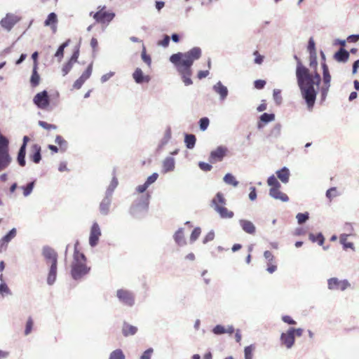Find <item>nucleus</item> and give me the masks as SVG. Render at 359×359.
<instances>
[{"instance_id":"nucleus-1","label":"nucleus","mask_w":359,"mask_h":359,"mask_svg":"<svg viewBox=\"0 0 359 359\" xmlns=\"http://www.w3.org/2000/svg\"><path fill=\"white\" fill-rule=\"evenodd\" d=\"M296 76L302 95L306 101L308 109L311 110L314 106L317 95L314 85H319L320 82V74L316 71L314 73H311L309 69L303 66L299 61L296 69Z\"/></svg>"},{"instance_id":"nucleus-2","label":"nucleus","mask_w":359,"mask_h":359,"mask_svg":"<svg viewBox=\"0 0 359 359\" xmlns=\"http://www.w3.org/2000/svg\"><path fill=\"white\" fill-rule=\"evenodd\" d=\"M201 49L199 47H194L185 53H175L170 57V61L176 67L186 86L193 83L191 79L192 75L191 66L195 60L201 57Z\"/></svg>"},{"instance_id":"nucleus-3","label":"nucleus","mask_w":359,"mask_h":359,"mask_svg":"<svg viewBox=\"0 0 359 359\" xmlns=\"http://www.w3.org/2000/svg\"><path fill=\"white\" fill-rule=\"evenodd\" d=\"M78 243L74 245L73 261L71 264V276L74 280H81L90 271V267L87 266V259L85 255L77 249Z\"/></svg>"},{"instance_id":"nucleus-4","label":"nucleus","mask_w":359,"mask_h":359,"mask_svg":"<svg viewBox=\"0 0 359 359\" xmlns=\"http://www.w3.org/2000/svg\"><path fill=\"white\" fill-rule=\"evenodd\" d=\"M41 255L46 264H50L47 277V284L52 285L55 283L57 277V252L50 246L44 245L41 249Z\"/></svg>"},{"instance_id":"nucleus-5","label":"nucleus","mask_w":359,"mask_h":359,"mask_svg":"<svg viewBox=\"0 0 359 359\" xmlns=\"http://www.w3.org/2000/svg\"><path fill=\"white\" fill-rule=\"evenodd\" d=\"M212 206L219 213L221 217L229 219L233 217V212L226 207V199L223 194L218 192L211 201Z\"/></svg>"},{"instance_id":"nucleus-6","label":"nucleus","mask_w":359,"mask_h":359,"mask_svg":"<svg viewBox=\"0 0 359 359\" xmlns=\"http://www.w3.org/2000/svg\"><path fill=\"white\" fill-rule=\"evenodd\" d=\"M8 145V140L0 134V172L6 169L12 161Z\"/></svg>"},{"instance_id":"nucleus-7","label":"nucleus","mask_w":359,"mask_h":359,"mask_svg":"<svg viewBox=\"0 0 359 359\" xmlns=\"http://www.w3.org/2000/svg\"><path fill=\"white\" fill-rule=\"evenodd\" d=\"M90 15L99 24L108 25L115 17V13L105 6H99L97 11L90 12Z\"/></svg>"},{"instance_id":"nucleus-8","label":"nucleus","mask_w":359,"mask_h":359,"mask_svg":"<svg viewBox=\"0 0 359 359\" xmlns=\"http://www.w3.org/2000/svg\"><path fill=\"white\" fill-rule=\"evenodd\" d=\"M267 184L271 187L269 189V195L271 197L283 202H287L289 201L287 195L280 190L281 187L280 184L274 175H271L268 178Z\"/></svg>"},{"instance_id":"nucleus-9","label":"nucleus","mask_w":359,"mask_h":359,"mask_svg":"<svg viewBox=\"0 0 359 359\" xmlns=\"http://www.w3.org/2000/svg\"><path fill=\"white\" fill-rule=\"evenodd\" d=\"M118 302L127 307H133L135 304V294L129 290L121 288L117 290L116 294Z\"/></svg>"},{"instance_id":"nucleus-10","label":"nucleus","mask_w":359,"mask_h":359,"mask_svg":"<svg viewBox=\"0 0 359 359\" xmlns=\"http://www.w3.org/2000/svg\"><path fill=\"white\" fill-rule=\"evenodd\" d=\"M323 68V86L321 87L320 92L323 99H325L328 93L330 87L331 76L327 65L325 63L322 64Z\"/></svg>"},{"instance_id":"nucleus-11","label":"nucleus","mask_w":359,"mask_h":359,"mask_svg":"<svg viewBox=\"0 0 359 359\" xmlns=\"http://www.w3.org/2000/svg\"><path fill=\"white\" fill-rule=\"evenodd\" d=\"M349 282L346 280H339L337 278H331L327 280V287L330 290H340L344 291L350 287Z\"/></svg>"},{"instance_id":"nucleus-12","label":"nucleus","mask_w":359,"mask_h":359,"mask_svg":"<svg viewBox=\"0 0 359 359\" xmlns=\"http://www.w3.org/2000/svg\"><path fill=\"white\" fill-rule=\"evenodd\" d=\"M34 103L41 109H46L49 104V97L46 90L38 93L33 99Z\"/></svg>"},{"instance_id":"nucleus-13","label":"nucleus","mask_w":359,"mask_h":359,"mask_svg":"<svg viewBox=\"0 0 359 359\" xmlns=\"http://www.w3.org/2000/svg\"><path fill=\"white\" fill-rule=\"evenodd\" d=\"M20 18L12 13H7L6 16L0 21L1 27L10 31L13 26L20 21Z\"/></svg>"},{"instance_id":"nucleus-14","label":"nucleus","mask_w":359,"mask_h":359,"mask_svg":"<svg viewBox=\"0 0 359 359\" xmlns=\"http://www.w3.org/2000/svg\"><path fill=\"white\" fill-rule=\"evenodd\" d=\"M227 151V148L223 146H219L216 149L212 151L209 157L210 163H215L222 161L223 158L226 155Z\"/></svg>"},{"instance_id":"nucleus-15","label":"nucleus","mask_w":359,"mask_h":359,"mask_svg":"<svg viewBox=\"0 0 359 359\" xmlns=\"http://www.w3.org/2000/svg\"><path fill=\"white\" fill-rule=\"evenodd\" d=\"M149 198L150 194L149 193H147L144 196H141L139 201L132 206V212L135 213L138 210L147 209L149 203Z\"/></svg>"},{"instance_id":"nucleus-16","label":"nucleus","mask_w":359,"mask_h":359,"mask_svg":"<svg viewBox=\"0 0 359 359\" xmlns=\"http://www.w3.org/2000/svg\"><path fill=\"white\" fill-rule=\"evenodd\" d=\"M93 65L90 64L81 76L74 83L73 88L74 89H80L85 81L88 79L92 74Z\"/></svg>"},{"instance_id":"nucleus-17","label":"nucleus","mask_w":359,"mask_h":359,"mask_svg":"<svg viewBox=\"0 0 359 359\" xmlns=\"http://www.w3.org/2000/svg\"><path fill=\"white\" fill-rule=\"evenodd\" d=\"M280 339L281 344L285 346L288 349L293 346L295 341V337L290 329H288L286 332H283L281 334Z\"/></svg>"},{"instance_id":"nucleus-18","label":"nucleus","mask_w":359,"mask_h":359,"mask_svg":"<svg viewBox=\"0 0 359 359\" xmlns=\"http://www.w3.org/2000/svg\"><path fill=\"white\" fill-rule=\"evenodd\" d=\"M16 229H11L0 241V252L6 250L7 244L15 236Z\"/></svg>"},{"instance_id":"nucleus-19","label":"nucleus","mask_w":359,"mask_h":359,"mask_svg":"<svg viewBox=\"0 0 359 359\" xmlns=\"http://www.w3.org/2000/svg\"><path fill=\"white\" fill-rule=\"evenodd\" d=\"M100 236V226H92L89 237V244L91 247L97 245Z\"/></svg>"},{"instance_id":"nucleus-20","label":"nucleus","mask_w":359,"mask_h":359,"mask_svg":"<svg viewBox=\"0 0 359 359\" xmlns=\"http://www.w3.org/2000/svg\"><path fill=\"white\" fill-rule=\"evenodd\" d=\"M133 78L137 83H149L151 77L143 73L140 68H137L133 74Z\"/></svg>"},{"instance_id":"nucleus-21","label":"nucleus","mask_w":359,"mask_h":359,"mask_svg":"<svg viewBox=\"0 0 359 359\" xmlns=\"http://www.w3.org/2000/svg\"><path fill=\"white\" fill-rule=\"evenodd\" d=\"M58 20L57 15L55 13H50L46 20L44 21V25L50 27L51 30L53 33H55L57 31V24Z\"/></svg>"},{"instance_id":"nucleus-22","label":"nucleus","mask_w":359,"mask_h":359,"mask_svg":"<svg viewBox=\"0 0 359 359\" xmlns=\"http://www.w3.org/2000/svg\"><path fill=\"white\" fill-rule=\"evenodd\" d=\"M137 332V327L129 324L127 322H123L122 326V334L124 337L135 335Z\"/></svg>"},{"instance_id":"nucleus-23","label":"nucleus","mask_w":359,"mask_h":359,"mask_svg":"<svg viewBox=\"0 0 359 359\" xmlns=\"http://www.w3.org/2000/svg\"><path fill=\"white\" fill-rule=\"evenodd\" d=\"M173 238L177 245L184 246L186 245L187 242L184 238L183 228L178 229V230L175 233Z\"/></svg>"},{"instance_id":"nucleus-24","label":"nucleus","mask_w":359,"mask_h":359,"mask_svg":"<svg viewBox=\"0 0 359 359\" xmlns=\"http://www.w3.org/2000/svg\"><path fill=\"white\" fill-rule=\"evenodd\" d=\"M175 168V160L172 157H168L163 161L162 172L167 173Z\"/></svg>"},{"instance_id":"nucleus-25","label":"nucleus","mask_w":359,"mask_h":359,"mask_svg":"<svg viewBox=\"0 0 359 359\" xmlns=\"http://www.w3.org/2000/svg\"><path fill=\"white\" fill-rule=\"evenodd\" d=\"M32 150L34 153L30 155L31 160L35 163H39L41 159V147L35 144L32 146Z\"/></svg>"},{"instance_id":"nucleus-26","label":"nucleus","mask_w":359,"mask_h":359,"mask_svg":"<svg viewBox=\"0 0 359 359\" xmlns=\"http://www.w3.org/2000/svg\"><path fill=\"white\" fill-rule=\"evenodd\" d=\"M277 177L283 183H287L289 182L290 178V171L289 170L284 167L280 170L276 172Z\"/></svg>"},{"instance_id":"nucleus-27","label":"nucleus","mask_w":359,"mask_h":359,"mask_svg":"<svg viewBox=\"0 0 359 359\" xmlns=\"http://www.w3.org/2000/svg\"><path fill=\"white\" fill-rule=\"evenodd\" d=\"M111 200L109 197H105L100 205V210L102 214L107 215L109 211Z\"/></svg>"},{"instance_id":"nucleus-28","label":"nucleus","mask_w":359,"mask_h":359,"mask_svg":"<svg viewBox=\"0 0 359 359\" xmlns=\"http://www.w3.org/2000/svg\"><path fill=\"white\" fill-rule=\"evenodd\" d=\"M275 119V115L273 114L264 113L260 116V122L258 123V128H261L264 126V123L271 122Z\"/></svg>"},{"instance_id":"nucleus-29","label":"nucleus","mask_w":359,"mask_h":359,"mask_svg":"<svg viewBox=\"0 0 359 359\" xmlns=\"http://www.w3.org/2000/svg\"><path fill=\"white\" fill-rule=\"evenodd\" d=\"M38 68L33 67L32 74L30 78V84L32 87H36L40 83V75L38 73Z\"/></svg>"},{"instance_id":"nucleus-30","label":"nucleus","mask_w":359,"mask_h":359,"mask_svg":"<svg viewBox=\"0 0 359 359\" xmlns=\"http://www.w3.org/2000/svg\"><path fill=\"white\" fill-rule=\"evenodd\" d=\"M309 238L312 243H317L319 245H323L325 241V238L322 233H318L317 234L310 233Z\"/></svg>"},{"instance_id":"nucleus-31","label":"nucleus","mask_w":359,"mask_h":359,"mask_svg":"<svg viewBox=\"0 0 359 359\" xmlns=\"http://www.w3.org/2000/svg\"><path fill=\"white\" fill-rule=\"evenodd\" d=\"M348 57L349 53L343 48H340L334 55V58L339 62H346Z\"/></svg>"},{"instance_id":"nucleus-32","label":"nucleus","mask_w":359,"mask_h":359,"mask_svg":"<svg viewBox=\"0 0 359 359\" xmlns=\"http://www.w3.org/2000/svg\"><path fill=\"white\" fill-rule=\"evenodd\" d=\"M348 236V234H341L339 237L340 243L343 245V248L344 250H346L347 248H351L354 250L353 243L351 242L346 241Z\"/></svg>"},{"instance_id":"nucleus-33","label":"nucleus","mask_w":359,"mask_h":359,"mask_svg":"<svg viewBox=\"0 0 359 359\" xmlns=\"http://www.w3.org/2000/svg\"><path fill=\"white\" fill-rule=\"evenodd\" d=\"M25 154H26V149H25V145H22L18 154L17 161L19 163V165L22 167L25 165Z\"/></svg>"},{"instance_id":"nucleus-34","label":"nucleus","mask_w":359,"mask_h":359,"mask_svg":"<svg viewBox=\"0 0 359 359\" xmlns=\"http://www.w3.org/2000/svg\"><path fill=\"white\" fill-rule=\"evenodd\" d=\"M55 143L58 144L60 151L65 152L67 149V142L60 135H57L55 138Z\"/></svg>"},{"instance_id":"nucleus-35","label":"nucleus","mask_w":359,"mask_h":359,"mask_svg":"<svg viewBox=\"0 0 359 359\" xmlns=\"http://www.w3.org/2000/svg\"><path fill=\"white\" fill-rule=\"evenodd\" d=\"M196 138L194 135L189 134L185 135L184 142L188 149H193L195 146Z\"/></svg>"},{"instance_id":"nucleus-36","label":"nucleus","mask_w":359,"mask_h":359,"mask_svg":"<svg viewBox=\"0 0 359 359\" xmlns=\"http://www.w3.org/2000/svg\"><path fill=\"white\" fill-rule=\"evenodd\" d=\"M215 91L220 95L222 98H224L226 97L228 90L226 87L223 86L220 82H219L216 86L214 87Z\"/></svg>"},{"instance_id":"nucleus-37","label":"nucleus","mask_w":359,"mask_h":359,"mask_svg":"<svg viewBox=\"0 0 359 359\" xmlns=\"http://www.w3.org/2000/svg\"><path fill=\"white\" fill-rule=\"evenodd\" d=\"M69 41L64 42L62 44H61L59 48H57L55 57H56L59 62H61L62 59L64 56V50L65 48L68 46Z\"/></svg>"},{"instance_id":"nucleus-38","label":"nucleus","mask_w":359,"mask_h":359,"mask_svg":"<svg viewBox=\"0 0 359 359\" xmlns=\"http://www.w3.org/2000/svg\"><path fill=\"white\" fill-rule=\"evenodd\" d=\"M125 355L123 351L120 348L113 351L110 355L109 359H125Z\"/></svg>"},{"instance_id":"nucleus-39","label":"nucleus","mask_w":359,"mask_h":359,"mask_svg":"<svg viewBox=\"0 0 359 359\" xmlns=\"http://www.w3.org/2000/svg\"><path fill=\"white\" fill-rule=\"evenodd\" d=\"M224 181L226 184H231L233 187H237L238 184V182L236 180L234 176L230 173H227L226 175H225V176L224 177Z\"/></svg>"},{"instance_id":"nucleus-40","label":"nucleus","mask_w":359,"mask_h":359,"mask_svg":"<svg viewBox=\"0 0 359 359\" xmlns=\"http://www.w3.org/2000/svg\"><path fill=\"white\" fill-rule=\"evenodd\" d=\"M0 294L4 297V295H11V290L8 287L5 282L0 284Z\"/></svg>"},{"instance_id":"nucleus-41","label":"nucleus","mask_w":359,"mask_h":359,"mask_svg":"<svg viewBox=\"0 0 359 359\" xmlns=\"http://www.w3.org/2000/svg\"><path fill=\"white\" fill-rule=\"evenodd\" d=\"M308 50L310 53L311 57H314L316 58V50L315 47V42L312 38H311L309 41Z\"/></svg>"},{"instance_id":"nucleus-42","label":"nucleus","mask_w":359,"mask_h":359,"mask_svg":"<svg viewBox=\"0 0 359 359\" xmlns=\"http://www.w3.org/2000/svg\"><path fill=\"white\" fill-rule=\"evenodd\" d=\"M201 233V229L199 226H196L191 232V236H190V242L194 243L196 241L198 238L199 237L200 234Z\"/></svg>"},{"instance_id":"nucleus-43","label":"nucleus","mask_w":359,"mask_h":359,"mask_svg":"<svg viewBox=\"0 0 359 359\" xmlns=\"http://www.w3.org/2000/svg\"><path fill=\"white\" fill-rule=\"evenodd\" d=\"M141 56H142V60L149 66L150 67L151 66V57L149 55H147V51H146V48L144 46H143V49H142V54H141Z\"/></svg>"},{"instance_id":"nucleus-44","label":"nucleus","mask_w":359,"mask_h":359,"mask_svg":"<svg viewBox=\"0 0 359 359\" xmlns=\"http://www.w3.org/2000/svg\"><path fill=\"white\" fill-rule=\"evenodd\" d=\"M39 125L46 130H51L57 129V126L54 124L48 123L43 121H39Z\"/></svg>"},{"instance_id":"nucleus-45","label":"nucleus","mask_w":359,"mask_h":359,"mask_svg":"<svg viewBox=\"0 0 359 359\" xmlns=\"http://www.w3.org/2000/svg\"><path fill=\"white\" fill-rule=\"evenodd\" d=\"M34 182H32L28 183L25 187H22V189H23V194L25 196H27L31 194L32 191V189L34 188Z\"/></svg>"},{"instance_id":"nucleus-46","label":"nucleus","mask_w":359,"mask_h":359,"mask_svg":"<svg viewBox=\"0 0 359 359\" xmlns=\"http://www.w3.org/2000/svg\"><path fill=\"white\" fill-rule=\"evenodd\" d=\"M212 332L216 335H220V334H225L226 332V328L223 325H217L212 329Z\"/></svg>"},{"instance_id":"nucleus-47","label":"nucleus","mask_w":359,"mask_h":359,"mask_svg":"<svg viewBox=\"0 0 359 359\" xmlns=\"http://www.w3.org/2000/svg\"><path fill=\"white\" fill-rule=\"evenodd\" d=\"M209 119L207 117L201 118L199 121L200 128L201 130H205L209 126Z\"/></svg>"},{"instance_id":"nucleus-48","label":"nucleus","mask_w":359,"mask_h":359,"mask_svg":"<svg viewBox=\"0 0 359 359\" xmlns=\"http://www.w3.org/2000/svg\"><path fill=\"white\" fill-rule=\"evenodd\" d=\"M153 353L154 348H149L142 353L140 359H151Z\"/></svg>"},{"instance_id":"nucleus-49","label":"nucleus","mask_w":359,"mask_h":359,"mask_svg":"<svg viewBox=\"0 0 359 359\" xmlns=\"http://www.w3.org/2000/svg\"><path fill=\"white\" fill-rule=\"evenodd\" d=\"M74 65V64L72 63V62L68 61L67 63H65L63 65L62 69L63 76L67 75L70 72V70L72 69Z\"/></svg>"},{"instance_id":"nucleus-50","label":"nucleus","mask_w":359,"mask_h":359,"mask_svg":"<svg viewBox=\"0 0 359 359\" xmlns=\"http://www.w3.org/2000/svg\"><path fill=\"white\" fill-rule=\"evenodd\" d=\"M296 217L297 219L298 223L301 224L306 222L309 219V213H298Z\"/></svg>"},{"instance_id":"nucleus-51","label":"nucleus","mask_w":359,"mask_h":359,"mask_svg":"<svg viewBox=\"0 0 359 359\" xmlns=\"http://www.w3.org/2000/svg\"><path fill=\"white\" fill-rule=\"evenodd\" d=\"M338 195V192L336 187H332L328 189L326 192V196L331 201L334 197Z\"/></svg>"},{"instance_id":"nucleus-52","label":"nucleus","mask_w":359,"mask_h":359,"mask_svg":"<svg viewBox=\"0 0 359 359\" xmlns=\"http://www.w3.org/2000/svg\"><path fill=\"white\" fill-rule=\"evenodd\" d=\"M244 358L245 359H252V347L251 345L245 348Z\"/></svg>"},{"instance_id":"nucleus-53","label":"nucleus","mask_w":359,"mask_h":359,"mask_svg":"<svg viewBox=\"0 0 359 359\" xmlns=\"http://www.w3.org/2000/svg\"><path fill=\"white\" fill-rule=\"evenodd\" d=\"M32 327H33V320L31 318H29L26 323V326H25V335H28L29 334H30V332H32Z\"/></svg>"},{"instance_id":"nucleus-54","label":"nucleus","mask_w":359,"mask_h":359,"mask_svg":"<svg viewBox=\"0 0 359 359\" xmlns=\"http://www.w3.org/2000/svg\"><path fill=\"white\" fill-rule=\"evenodd\" d=\"M281 91L279 89H274L273 90V99L276 102L277 104H280L282 101V97H281Z\"/></svg>"},{"instance_id":"nucleus-55","label":"nucleus","mask_w":359,"mask_h":359,"mask_svg":"<svg viewBox=\"0 0 359 359\" xmlns=\"http://www.w3.org/2000/svg\"><path fill=\"white\" fill-rule=\"evenodd\" d=\"M158 177V173L154 172L147 179L145 183L149 187V185H151V184L156 181Z\"/></svg>"},{"instance_id":"nucleus-56","label":"nucleus","mask_w":359,"mask_h":359,"mask_svg":"<svg viewBox=\"0 0 359 359\" xmlns=\"http://www.w3.org/2000/svg\"><path fill=\"white\" fill-rule=\"evenodd\" d=\"M215 238V232L213 230H211L210 231H209L207 235L205 236V238H203V243L204 244L210 242V241H212Z\"/></svg>"},{"instance_id":"nucleus-57","label":"nucleus","mask_w":359,"mask_h":359,"mask_svg":"<svg viewBox=\"0 0 359 359\" xmlns=\"http://www.w3.org/2000/svg\"><path fill=\"white\" fill-rule=\"evenodd\" d=\"M79 56V48H76L74 53H72L70 59L69 60V61L75 64L78 60Z\"/></svg>"},{"instance_id":"nucleus-58","label":"nucleus","mask_w":359,"mask_h":359,"mask_svg":"<svg viewBox=\"0 0 359 359\" xmlns=\"http://www.w3.org/2000/svg\"><path fill=\"white\" fill-rule=\"evenodd\" d=\"M198 166L202 170L205 172L210 171L212 169V165L205 162H199Z\"/></svg>"},{"instance_id":"nucleus-59","label":"nucleus","mask_w":359,"mask_h":359,"mask_svg":"<svg viewBox=\"0 0 359 359\" xmlns=\"http://www.w3.org/2000/svg\"><path fill=\"white\" fill-rule=\"evenodd\" d=\"M265 85H266V81L264 80L259 79V80H256L254 82L255 88L257 89H259V90L264 88Z\"/></svg>"},{"instance_id":"nucleus-60","label":"nucleus","mask_w":359,"mask_h":359,"mask_svg":"<svg viewBox=\"0 0 359 359\" xmlns=\"http://www.w3.org/2000/svg\"><path fill=\"white\" fill-rule=\"evenodd\" d=\"M253 55L255 56V62L257 64H262L264 60V56L261 55L257 50H255L253 53Z\"/></svg>"},{"instance_id":"nucleus-61","label":"nucleus","mask_w":359,"mask_h":359,"mask_svg":"<svg viewBox=\"0 0 359 359\" xmlns=\"http://www.w3.org/2000/svg\"><path fill=\"white\" fill-rule=\"evenodd\" d=\"M282 320L288 325H296L297 322L294 320L290 316H283Z\"/></svg>"},{"instance_id":"nucleus-62","label":"nucleus","mask_w":359,"mask_h":359,"mask_svg":"<svg viewBox=\"0 0 359 359\" xmlns=\"http://www.w3.org/2000/svg\"><path fill=\"white\" fill-rule=\"evenodd\" d=\"M289 329L290 330V331H292V333L294 334V337L295 335L297 337H301L304 332V330L302 328L290 327Z\"/></svg>"},{"instance_id":"nucleus-63","label":"nucleus","mask_w":359,"mask_h":359,"mask_svg":"<svg viewBox=\"0 0 359 359\" xmlns=\"http://www.w3.org/2000/svg\"><path fill=\"white\" fill-rule=\"evenodd\" d=\"M170 43V36L168 35H165L162 41H160L158 42V45L162 46L163 47L168 46Z\"/></svg>"},{"instance_id":"nucleus-64","label":"nucleus","mask_w":359,"mask_h":359,"mask_svg":"<svg viewBox=\"0 0 359 359\" xmlns=\"http://www.w3.org/2000/svg\"><path fill=\"white\" fill-rule=\"evenodd\" d=\"M264 257L269 262L268 263L272 262L274 259L273 254L269 250H266L264 252Z\"/></svg>"}]
</instances>
